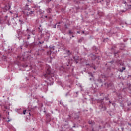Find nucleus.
I'll list each match as a JSON object with an SVG mask.
<instances>
[{
    "label": "nucleus",
    "mask_w": 131,
    "mask_h": 131,
    "mask_svg": "<svg viewBox=\"0 0 131 131\" xmlns=\"http://www.w3.org/2000/svg\"><path fill=\"white\" fill-rule=\"evenodd\" d=\"M26 33H24V35H25V36H30V30H29V29H27L26 30Z\"/></svg>",
    "instance_id": "1"
},
{
    "label": "nucleus",
    "mask_w": 131,
    "mask_h": 131,
    "mask_svg": "<svg viewBox=\"0 0 131 131\" xmlns=\"http://www.w3.org/2000/svg\"><path fill=\"white\" fill-rule=\"evenodd\" d=\"M78 59H79V57L77 56L74 57V59L76 61V63H78V62H77V60H78Z\"/></svg>",
    "instance_id": "2"
},
{
    "label": "nucleus",
    "mask_w": 131,
    "mask_h": 131,
    "mask_svg": "<svg viewBox=\"0 0 131 131\" xmlns=\"http://www.w3.org/2000/svg\"><path fill=\"white\" fill-rule=\"evenodd\" d=\"M114 56L116 57V58H118L119 56H118V52H115L114 53Z\"/></svg>",
    "instance_id": "3"
},
{
    "label": "nucleus",
    "mask_w": 131,
    "mask_h": 131,
    "mask_svg": "<svg viewBox=\"0 0 131 131\" xmlns=\"http://www.w3.org/2000/svg\"><path fill=\"white\" fill-rule=\"evenodd\" d=\"M124 70H125V67H122V69H120L119 70L120 72H123V71H124Z\"/></svg>",
    "instance_id": "4"
},
{
    "label": "nucleus",
    "mask_w": 131,
    "mask_h": 131,
    "mask_svg": "<svg viewBox=\"0 0 131 131\" xmlns=\"http://www.w3.org/2000/svg\"><path fill=\"white\" fill-rule=\"evenodd\" d=\"M69 34L70 35H71V34H73V32H72V31L71 30H69Z\"/></svg>",
    "instance_id": "5"
},
{
    "label": "nucleus",
    "mask_w": 131,
    "mask_h": 131,
    "mask_svg": "<svg viewBox=\"0 0 131 131\" xmlns=\"http://www.w3.org/2000/svg\"><path fill=\"white\" fill-rule=\"evenodd\" d=\"M92 60H96V59H97V57H96V56L92 55Z\"/></svg>",
    "instance_id": "6"
},
{
    "label": "nucleus",
    "mask_w": 131,
    "mask_h": 131,
    "mask_svg": "<svg viewBox=\"0 0 131 131\" xmlns=\"http://www.w3.org/2000/svg\"><path fill=\"white\" fill-rule=\"evenodd\" d=\"M89 124H94V121H89Z\"/></svg>",
    "instance_id": "7"
},
{
    "label": "nucleus",
    "mask_w": 131,
    "mask_h": 131,
    "mask_svg": "<svg viewBox=\"0 0 131 131\" xmlns=\"http://www.w3.org/2000/svg\"><path fill=\"white\" fill-rule=\"evenodd\" d=\"M19 22H20L21 24H24V22L21 19H19Z\"/></svg>",
    "instance_id": "8"
},
{
    "label": "nucleus",
    "mask_w": 131,
    "mask_h": 131,
    "mask_svg": "<svg viewBox=\"0 0 131 131\" xmlns=\"http://www.w3.org/2000/svg\"><path fill=\"white\" fill-rule=\"evenodd\" d=\"M88 74L92 77H94V76L93 75V74L92 73H89Z\"/></svg>",
    "instance_id": "9"
},
{
    "label": "nucleus",
    "mask_w": 131,
    "mask_h": 131,
    "mask_svg": "<svg viewBox=\"0 0 131 131\" xmlns=\"http://www.w3.org/2000/svg\"><path fill=\"white\" fill-rule=\"evenodd\" d=\"M8 7H8L6 9L7 11H8V10H11V5H9Z\"/></svg>",
    "instance_id": "10"
},
{
    "label": "nucleus",
    "mask_w": 131,
    "mask_h": 131,
    "mask_svg": "<svg viewBox=\"0 0 131 131\" xmlns=\"http://www.w3.org/2000/svg\"><path fill=\"white\" fill-rule=\"evenodd\" d=\"M66 52L68 54V55H70V51L66 50Z\"/></svg>",
    "instance_id": "11"
},
{
    "label": "nucleus",
    "mask_w": 131,
    "mask_h": 131,
    "mask_svg": "<svg viewBox=\"0 0 131 131\" xmlns=\"http://www.w3.org/2000/svg\"><path fill=\"white\" fill-rule=\"evenodd\" d=\"M47 73H48V74H51V70H48Z\"/></svg>",
    "instance_id": "12"
},
{
    "label": "nucleus",
    "mask_w": 131,
    "mask_h": 131,
    "mask_svg": "<svg viewBox=\"0 0 131 131\" xmlns=\"http://www.w3.org/2000/svg\"><path fill=\"white\" fill-rule=\"evenodd\" d=\"M33 13H34V11H30L29 14L30 15H31V14H33Z\"/></svg>",
    "instance_id": "13"
},
{
    "label": "nucleus",
    "mask_w": 131,
    "mask_h": 131,
    "mask_svg": "<svg viewBox=\"0 0 131 131\" xmlns=\"http://www.w3.org/2000/svg\"><path fill=\"white\" fill-rule=\"evenodd\" d=\"M102 109H103V110H106V107L105 106H102Z\"/></svg>",
    "instance_id": "14"
},
{
    "label": "nucleus",
    "mask_w": 131,
    "mask_h": 131,
    "mask_svg": "<svg viewBox=\"0 0 131 131\" xmlns=\"http://www.w3.org/2000/svg\"><path fill=\"white\" fill-rule=\"evenodd\" d=\"M23 114H24V115H25V114H26V110H24V111H23Z\"/></svg>",
    "instance_id": "15"
},
{
    "label": "nucleus",
    "mask_w": 131,
    "mask_h": 131,
    "mask_svg": "<svg viewBox=\"0 0 131 131\" xmlns=\"http://www.w3.org/2000/svg\"><path fill=\"white\" fill-rule=\"evenodd\" d=\"M51 1L52 0H46V3H50Z\"/></svg>",
    "instance_id": "16"
},
{
    "label": "nucleus",
    "mask_w": 131,
    "mask_h": 131,
    "mask_svg": "<svg viewBox=\"0 0 131 131\" xmlns=\"http://www.w3.org/2000/svg\"><path fill=\"white\" fill-rule=\"evenodd\" d=\"M127 7H128V9H130L131 5H127Z\"/></svg>",
    "instance_id": "17"
},
{
    "label": "nucleus",
    "mask_w": 131,
    "mask_h": 131,
    "mask_svg": "<svg viewBox=\"0 0 131 131\" xmlns=\"http://www.w3.org/2000/svg\"><path fill=\"white\" fill-rule=\"evenodd\" d=\"M4 108H5V109H8V106H4Z\"/></svg>",
    "instance_id": "18"
},
{
    "label": "nucleus",
    "mask_w": 131,
    "mask_h": 131,
    "mask_svg": "<svg viewBox=\"0 0 131 131\" xmlns=\"http://www.w3.org/2000/svg\"><path fill=\"white\" fill-rule=\"evenodd\" d=\"M127 105H128V106H130V105H131V102L128 103Z\"/></svg>",
    "instance_id": "19"
},
{
    "label": "nucleus",
    "mask_w": 131,
    "mask_h": 131,
    "mask_svg": "<svg viewBox=\"0 0 131 131\" xmlns=\"http://www.w3.org/2000/svg\"><path fill=\"white\" fill-rule=\"evenodd\" d=\"M57 28H60V25H57Z\"/></svg>",
    "instance_id": "20"
},
{
    "label": "nucleus",
    "mask_w": 131,
    "mask_h": 131,
    "mask_svg": "<svg viewBox=\"0 0 131 131\" xmlns=\"http://www.w3.org/2000/svg\"><path fill=\"white\" fill-rule=\"evenodd\" d=\"M56 25H57V24H56V25L54 26V28H56Z\"/></svg>",
    "instance_id": "21"
},
{
    "label": "nucleus",
    "mask_w": 131,
    "mask_h": 131,
    "mask_svg": "<svg viewBox=\"0 0 131 131\" xmlns=\"http://www.w3.org/2000/svg\"><path fill=\"white\" fill-rule=\"evenodd\" d=\"M64 26H65L66 28H67V25L66 24L64 25Z\"/></svg>",
    "instance_id": "22"
},
{
    "label": "nucleus",
    "mask_w": 131,
    "mask_h": 131,
    "mask_svg": "<svg viewBox=\"0 0 131 131\" xmlns=\"http://www.w3.org/2000/svg\"><path fill=\"white\" fill-rule=\"evenodd\" d=\"M90 80H93V78H90Z\"/></svg>",
    "instance_id": "23"
},
{
    "label": "nucleus",
    "mask_w": 131,
    "mask_h": 131,
    "mask_svg": "<svg viewBox=\"0 0 131 131\" xmlns=\"http://www.w3.org/2000/svg\"><path fill=\"white\" fill-rule=\"evenodd\" d=\"M77 33H78L79 34V33H80V32H79V31H77Z\"/></svg>",
    "instance_id": "24"
},
{
    "label": "nucleus",
    "mask_w": 131,
    "mask_h": 131,
    "mask_svg": "<svg viewBox=\"0 0 131 131\" xmlns=\"http://www.w3.org/2000/svg\"><path fill=\"white\" fill-rule=\"evenodd\" d=\"M60 104H61V105H62V104H63V103H62L61 101L60 102Z\"/></svg>",
    "instance_id": "25"
},
{
    "label": "nucleus",
    "mask_w": 131,
    "mask_h": 131,
    "mask_svg": "<svg viewBox=\"0 0 131 131\" xmlns=\"http://www.w3.org/2000/svg\"><path fill=\"white\" fill-rule=\"evenodd\" d=\"M45 18H48V16L46 15L45 16Z\"/></svg>",
    "instance_id": "26"
},
{
    "label": "nucleus",
    "mask_w": 131,
    "mask_h": 131,
    "mask_svg": "<svg viewBox=\"0 0 131 131\" xmlns=\"http://www.w3.org/2000/svg\"><path fill=\"white\" fill-rule=\"evenodd\" d=\"M29 38H30V37H27V39H29Z\"/></svg>",
    "instance_id": "27"
},
{
    "label": "nucleus",
    "mask_w": 131,
    "mask_h": 131,
    "mask_svg": "<svg viewBox=\"0 0 131 131\" xmlns=\"http://www.w3.org/2000/svg\"><path fill=\"white\" fill-rule=\"evenodd\" d=\"M124 4H126V2H125L124 3Z\"/></svg>",
    "instance_id": "28"
},
{
    "label": "nucleus",
    "mask_w": 131,
    "mask_h": 131,
    "mask_svg": "<svg viewBox=\"0 0 131 131\" xmlns=\"http://www.w3.org/2000/svg\"><path fill=\"white\" fill-rule=\"evenodd\" d=\"M72 37H74V35H72Z\"/></svg>",
    "instance_id": "29"
},
{
    "label": "nucleus",
    "mask_w": 131,
    "mask_h": 131,
    "mask_svg": "<svg viewBox=\"0 0 131 131\" xmlns=\"http://www.w3.org/2000/svg\"><path fill=\"white\" fill-rule=\"evenodd\" d=\"M110 63H113V61H111Z\"/></svg>",
    "instance_id": "30"
},
{
    "label": "nucleus",
    "mask_w": 131,
    "mask_h": 131,
    "mask_svg": "<svg viewBox=\"0 0 131 131\" xmlns=\"http://www.w3.org/2000/svg\"><path fill=\"white\" fill-rule=\"evenodd\" d=\"M109 103H112V102L111 101H109Z\"/></svg>",
    "instance_id": "31"
},
{
    "label": "nucleus",
    "mask_w": 131,
    "mask_h": 131,
    "mask_svg": "<svg viewBox=\"0 0 131 131\" xmlns=\"http://www.w3.org/2000/svg\"><path fill=\"white\" fill-rule=\"evenodd\" d=\"M61 24V23H58V24Z\"/></svg>",
    "instance_id": "32"
},
{
    "label": "nucleus",
    "mask_w": 131,
    "mask_h": 131,
    "mask_svg": "<svg viewBox=\"0 0 131 131\" xmlns=\"http://www.w3.org/2000/svg\"><path fill=\"white\" fill-rule=\"evenodd\" d=\"M73 127H75V126H73Z\"/></svg>",
    "instance_id": "33"
},
{
    "label": "nucleus",
    "mask_w": 131,
    "mask_h": 131,
    "mask_svg": "<svg viewBox=\"0 0 131 131\" xmlns=\"http://www.w3.org/2000/svg\"><path fill=\"white\" fill-rule=\"evenodd\" d=\"M122 12H124V11H123V10H122Z\"/></svg>",
    "instance_id": "34"
},
{
    "label": "nucleus",
    "mask_w": 131,
    "mask_h": 131,
    "mask_svg": "<svg viewBox=\"0 0 131 131\" xmlns=\"http://www.w3.org/2000/svg\"><path fill=\"white\" fill-rule=\"evenodd\" d=\"M29 114L30 115H30V113H29Z\"/></svg>",
    "instance_id": "35"
},
{
    "label": "nucleus",
    "mask_w": 131,
    "mask_h": 131,
    "mask_svg": "<svg viewBox=\"0 0 131 131\" xmlns=\"http://www.w3.org/2000/svg\"><path fill=\"white\" fill-rule=\"evenodd\" d=\"M10 122V120H8V122Z\"/></svg>",
    "instance_id": "36"
},
{
    "label": "nucleus",
    "mask_w": 131,
    "mask_h": 131,
    "mask_svg": "<svg viewBox=\"0 0 131 131\" xmlns=\"http://www.w3.org/2000/svg\"><path fill=\"white\" fill-rule=\"evenodd\" d=\"M16 17H18V14H17V16H16Z\"/></svg>",
    "instance_id": "37"
},
{
    "label": "nucleus",
    "mask_w": 131,
    "mask_h": 131,
    "mask_svg": "<svg viewBox=\"0 0 131 131\" xmlns=\"http://www.w3.org/2000/svg\"><path fill=\"white\" fill-rule=\"evenodd\" d=\"M83 33H84V31H83Z\"/></svg>",
    "instance_id": "38"
},
{
    "label": "nucleus",
    "mask_w": 131,
    "mask_h": 131,
    "mask_svg": "<svg viewBox=\"0 0 131 131\" xmlns=\"http://www.w3.org/2000/svg\"><path fill=\"white\" fill-rule=\"evenodd\" d=\"M3 98H5V96H3Z\"/></svg>",
    "instance_id": "39"
},
{
    "label": "nucleus",
    "mask_w": 131,
    "mask_h": 131,
    "mask_svg": "<svg viewBox=\"0 0 131 131\" xmlns=\"http://www.w3.org/2000/svg\"><path fill=\"white\" fill-rule=\"evenodd\" d=\"M1 21H2V20H1V19H0V22H1Z\"/></svg>",
    "instance_id": "40"
},
{
    "label": "nucleus",
    "mask_w": 131,
    "mask_h": 131,
    "mask_svg": "<svg viewBox=\"0 0 131 131\" xmlns=\"http://www.w3.org/2000/svg\"><path fill=\"white\" fill-rule=\"evenodd\" d=\"M76 94H78V93L76 92Z\"/></svg>",
    "instance_id": "41"
},
{
    "label": "nucleus",
    "mask_w": 131,
    "mask_h": 131,
    "mask_svg": "<svg viewBox=\"0 0 131 131\" xmlns=\"http://www.w3.org/2000/svg\"><path fill=\"white\" fill-rule=\"evenodd\" d=\"M9 114V113H8V115Z\"/></svg>",
    "instance_id": "42"
},
{
    "label": "nucleus",
    "mask_w": 131,
    "mask_h": 131,
    "mask_svg": "<svg viewBox=\"0 0 131 131\" xmlns=\"http://www.w3.org/2000/svg\"><path fill=\"white\" fill-rule=\"evenodd\" d=\"M102 1H104V0H102Z\"/></svg>",
    "instance_id": "43"
}]
</instances>
